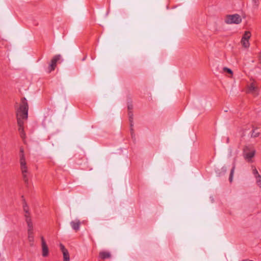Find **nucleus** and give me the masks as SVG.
<instances>
[{"mask_svg": "<svg viewBox=\"0 0 261 261\" xmlns=\"http://www.w3.org/2000/svg\"><path fill=\"white\" fill-rule=\"evenodd\" d=\"M29 105L25 98L21 100L19 109L17 111L16 116L17 124L19 126L18 131L21 138L24 140L25 138V134L24 130V121L28 119Z\"/></svg>", "mask_w": 261, "mask_h": 261, "instance_id": "1", "label": "nucleus"}, {"mask_svg": "<svg viewBox=\"0 0 261 261\" xmlns=\"http://www.w3.org/2000/svg\"><path fill=\"white\" fill-rule=\"evenodd\" d=\"M19 163L23 179L25 183H28L30 173L27 165L24 150L22 147H20V148Z\"/></svg>", "mask_w": 261, "mask_h": 261, "instance_id": "2", "label": "nucleus"}, {"mask_svg": "<svg viewBox=\"0 0 261 261\" xmlns=\"http://www.w3.org/2000/svg\"><path fill=\"white\" fill-rule=\"evenodd\" d=\"M242 21L241 16L237 14L232 15H228L226 16L225 22L226 24H239Z\"/></svg>", "mask_w": 261, "mask_h": 261, "instance_id": "3", "label": "nucleus"}, {"mask_svg": "<svg viewBox=\"0 0 261 261\" xmlns=\"http://www.w3.org/2000/svg\"><path fill=\"white\" fill-rule=\"evenodd\" d=\"M251 37V33L249 31H246L241 39V42L242 46L245 48H248L250 46L249 40Z\"/></svg>", "mask_w": 261, "mask_h": 261, "instance_id": "4", "label": "nucleus"}, {"mask_svg": "<svg viewBox=\"0 0 261 261\" xmlns=\"http://www.w3.org/2000/svg\"><path fill=\"white\" fill-rule=\"evenodd\" d=\"M61 56L60 55H56L53 57L48 68L49 72H50L55 69L57 63L61 59Z\"/></svg>", "mask_w": 261, "mask_h": 261, "instance_id": "5", "label": "nucleus"}, {"mask_svg": "<svg viewBox=\"0 0 261 261\" xmlns=\"http://www.w3.org/2000/svg\"><path fill=\"white\" fill-rule=\"evenodd\" d=\"M246 92L247 93L251 94L254 96H256L258 93V88L256 86L254 83H252L248 86Z\"/></svg>", "mask_w": 261, "mask_h": 261, "instance_id": "6", "label": "nucleus"}, {"mask_svg": "<svg viewBox=\"0 0 261 261\" xmlns=\"http://www.w3.org/2000/svg\"><path fill=\"white\" fill-rule=\"evenodd\" d=\"M41 246H42V256L44 257H46L48 254V248L47 244L45 241V240L43 237H41Z\"/></svg>", "mask_w": 261, "mask_h": 261, "instance_id": "7", "label": "nucleus"}, {"mask_svg": "<svg viewBox=\"0 0 261 261\" xmlns=\"http://www.w3.org/2000/svg\"><path fill=\"white\" fill-rule=\"evenodd\" d=\"M255 150L252 149L248 150L247 149L244 150V158L245 159L248 160V161H250L254 156L255 154Z\"/></svg>", "mask_w": 261, "mask_h": 261, "instance_id": "8", "label": "nucleus"}, {"mask_svg": "<svg viewBox=\"0 0 261 261\" xmlns=\"http://www.w3.org/2000/svg\"><path fill=\"white\" fill-rule=\"evenodd\" d=\"M70 225L74 230L77 231L80 229L81 222L79 219H76L70 222Z\"/></svg>", "mask_w": 261, "mask_h": 261, "instance_id": "9", "label": "nucleus"}, {"mask_svg": "<svg viewBox=\"0 0 261 261\" xmlns=\"http://www.w3.org/2000/svg\"><path fill=\"white\" fill-rule=\"evenodd\" d=\"M99 257L102 259H106L111 257V254L109 251H103L99 253Z\"/></svg>", "mask_w": 261, "mask_h": 261, "instance_id": "10", "label": "nucleus"}, {"mask_svg": "<svg viewBox=\"0 0 261 261\" xmlns=\"http://www.w3.org/2000/svg\"><path fill=\"white\" fill-rule=\"evenodd\" d=\"M24 216L25 217V221L28 225V230L34 229L33 224L30 217L27 216V215H25Z\"/></svg>", "mask_w": 261, "mask_h": 261, "instance_id": "11", "label": "nucleus"}, {"mask_svg": "<svg viewBox=\"0 0 261 261\" xmlns=\"http://www.w3.org/2000/svg\"><path fill=\"white\" fill-rule=\"evenodd\" d=\"M63 261H70L69 254L68 251L63 252Z\"/></svg>", "mask_w": 261, "mask_h": 261, "instance_id": "12", "label": "nucleus"}, {"mask_svg": "<svg viewBox=\"0 0 261 261\" xmlns=\"http://www.w3.org/2000/svg\"><path fill=\"white\" fill-rule=\"evenodd\" d=\"M234 169H235V166L233 165V166L232 167V168L231 170L230 175H229V180L230 182H231L232 180Z\"/></svg>", "mask_w": 261, "mask_h": 261, "instance_id": "13", "label": "nucleus"}, {"mask_svg": "<svg viewBox=\"0 0 261 261\" xmlns=\"http://www.w3.org/2000/svg\"><path fill=\"white\" fill-rule=\"evenodd\" d=\"M28 239L30 243V246H33L34 245V236L28 237Z\"/></svg>", "mask_w": 261, "mask_h": 261, "instance_id": "14", "label": "nucleus"}, {"mask_svg": "<svg viewBox=\"0 0 261 261\" xmlns=\"http://www.w3.org/2000/svg\"><path fill=\"white\" fill-rule=\"evenodd\" d=\"M256 180V184L257 185L261 188V176L260 175H257V177H255Z\"/></svg>", "mask_w": 261, "mask_h": 261, "instance_id": "15", "label": "nucleus"}, {"mask_svg": "<svg viewBox=\"0 0 261 261\" xmlns=\"http://www.w3.org/2000/svg\"><path fill=\"white\" fill-rule=\"evenodd\" d=\"M223 70L224 72H227L228 73L232 75V71L230 69V68H228L227 67H224L223 68Z\"/></svg>", "mask_w": 261, "mask_h": 261, "instance_id": "16", "label": "nucleus"}, {"mask_svg": "<svg viewBox=\"0 0 261 261\" xmlns=\"http://www.w3.org/2000/svg\"><path fill=\"white\" fill-rule=\"evenodd\" d=\"M259 135V133L256 132V129H254L252 130L251 136L252 137H257Z\"/></svg>", "mask_w": 261, "mask_h": 261, "instance_id": "17", "label": "nucleus"}, {"mask_svg": "<svg viewBox=\"0 0 261 261\" xmlns=\"http://www.w3.org/2000/svg\"><path fill=\"white\" fill-rule=\"evenodd\" d=\"M252 173L254 176L255 177H257V175H260L257 170V169L255 168H253L252 169Z\"/></svg>", "mask_w": 261, "mask_h": 261, "instance_id": "18", "label": "nucleus"}, {"mask_svg": "<svg viewBox=\"0 0 261 261\" xmlns=\"http://www.w3.org/2000/svg\"><path fill=\"white\" fill-rule=\"evenodd\" d=\"M23 210L25 212V215H27V216H30L29 213V208L27 205H23Z\"/></svg>", "mask_w": 261, "mask_h": 261, "instance_id": "19", "label": "nucleus"}, {"mask_svg": "<svg viewBox=\"0 0 261 261\" xmlns=\"http://www.w3.org/2000/svg\"><path fill=\"white\" fill-rule=\"evenodd\" d=\"M34 236V229L28 230V237Z\"/></svg>", "mask_w": 261, "mask_h": 261, "instance_id": "20", "label": "nucleus"}, {"mask_svg": "<svg viewBox=\"0 0 261 261\" xmlns=\"http://www.w3.org/2000/svg\"><path fill=\"white\" fill-rule=\"evenodd\" d=\"M60 249H61V251H62V253H63V252H64V251L65 252V251H68V250H67L65 248V247L64 246V245H62V244H60Z\"/></svg>", "mask_w": 261, "mask_h": 261, "instance_id": "21", "label": "nucleus"}, {"mask_svg": "<svg viewBox=\"0 0 261 261\" xmlns=\"http://www.w3.org/2000/svg\"><path fill=\"white\" fill-rule=\"evenodd\" d=\"M254 5L257 7L259 5V0H252Z\"/></svg>", "mask_w": 261, "mask_h": 261, "instance_id": "22", "label": "nucleus"}, {"mask_svg": "<svg viewBox=\"0 0 261 261\" xmlns=\"http://www.w3.org/2000/svg\"><path fill=\"white\" fill-rule=\"evenodd\" d=\"M129 121L130 122V124H132V118L130 116V113H129Z\"/></svg>", "mask_w": 261, "mask_h": 261, "instance_id": "23", "label": "nucleus"}, {"mask_svg": "<svg viewBox=\"0 0 261 261\" xmlns=\"http://www.w3.org/2000/svg\"><path fill=\"white\" fill-rule=\"evenodd\" d=\"M130 108H131V107H128V109H129Z\"/></svg>", "mask_w": 261, "mask_h": 261, "instance_id": "24", "label": "nucleus"}, {"mask_svg": "<svg viewBox=\"0 0 261 261\" xmlns=\"http://www.w3.org/2000/svg\"><path fill=\"white\" fill-rule=\"evenodd\" d=\"M130 108H131V107H128V109H129Z\"/></svg>", "mask_w": 261, "mask_h": 261, "instance_id": "25", "label": "nucleus"}]
</instances>
